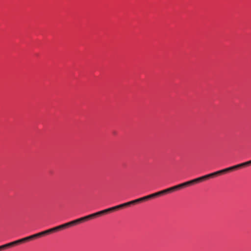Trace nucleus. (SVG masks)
I'll return each instance as SVG.
<instances>
[{
  "label": "nucleus",
  "mask_w": 251,
  "mask_h": 251,
  "mask_svg": "<svg viewBox=\"0 0 251 251\" xmlns=\"http://www.w3.org/2000/svg\"><path fill=\"white\" fill-rule=\"evenodd\" d=\"M201 181V177L196 178L195 179L189 181L190 185H193L194 184L199 183Z\"/></svg>",
  "instance_id": "obj_2"
},
{
  "label": "nucleus",
  "mask_w": 251,
  "mask_h": 251,
  "mask_svg": "<svg viewBox=\"0 0 251 251\" xmlns=\"http://www.w3.org/2000/svg\"><path fill=\"white\" fill-rule=\"evenodd\" d=\"M132 201H133V204H135V203L143 201L141 198L133 200Z\"/></svg>",
  "instance_id": "obj_21"
},
{
  "label": "nucleus",
  "mask_w": 251,
  "mask_h": 251,
  "mask_svg": "<svg viewBox=\"0 0 251 251\" xmlns=\"http://www.w3.org/2000/svg\"><path fill=\"white\" fill-rule=\"evenodd\" d=\"M220 175H222L221 170L208 174V175H209V178L213 177Z\"/></svg>",
  "instance_id": "obj_4"
},
{
  "label": "nucleus",
  "mask_w": 251,
  "mask_h": 251,
  "mask_svg": "<svg viewBox=\"0 0 251 251\" xmlns=\"http://www.w3.org/2000/svg\"><path fill=\"white\" fill-rule=\"evenodd\" d=\"M131 204H133V202L132 201L124 203L121 204L122 208H124L125 207L129 206Z\"/></svg>",
  "instance_id": "obj_15"
},
{
  "label": "nucleus",
  "mask_w": 251,
  "mask_h": 251,
  "mask_svg": "<svg viewBox=\"0 0 251 251\" xmlns=\"http://www.w3.org/2000/svg\"><path fill=\"white\" fill-rule=\"evenodd\" d=\"M63 225H64V226H65V228L68 227L69 226H75L76 224L75 223V221L74 220V221L69 222L68 223L64 224Z\"/></svg>",
  "instance_id": "obj_8"
},
{
  "label": "nucleus",
  "mask_w": 251,
  "mask_h": 251,
  "mask_svg": "<svg viewBox=\"0 0 251 251\" xmlns=\"http://www.w3.org/2000/svg\"><path fill=\"white\" fill-rule=\"evenodd\" d=\"M148 199L149 200L150 199L154 198L157 196L156 193H153L151 195H148Z\"/></svg>",
  "instance_id": "obj_20"
},
{
  "label": "nucleus",
  "mask_w": 251,
  "mask_h": 251,
  "mask_svg": "<svg viewBox=\"0 0 251 251\" xmlns=\"http://www.w3.org/2000/svg\"><path fill=\"white\" fill-rule=\"evenodd\" d=\"M156 193V195H157V197L159 196H161V195H163L166 194L164 190L160 191H159V192H157Z\"/></svg>",
  "instance_id": "obj_17"
},
{
  "label": "nucleus",
  "mask_w": 251,
  "mask_h": 251,
  "mask_svg": "<svg viewBox=\"0 0 251 251\" xmlns=\"http://www.w3.org/2000/svg\"><path fill=\"white\" fill-rule=\"evenodd\" d=\"M26 241H28L27 237L16 241L17 245Z\"/></svg>",
  "instance_id": "obj_14"
},
{
  "label": "nucleus",
  "mask_w": 251,
  "mask_h": 251,
  "mask_svg": "<svg viewBox=\"0 0 251 251\" xmlns=\"http://www.w3.org/2000/svg\"><path fill=\"white\" fill-rule=\"evenodd\" d=\"M98 216V214L97 212H96L95 213H93V214H90L89 215L86 216L85 217L86 218L87 220H88L89 219L95 218Z\"/></svg>",
  "instance_id": "obj_9"
},
{
  "label": "nucleus",
  "mask_w": 251,
  "mask_h": 251,
  "mask_svg": "<svg viewBox=\"0 0 251 251\" xmlns=\"http://www.w3.org/2000/svg\"><path fill=\"white\" fill-rule=\"evenodd\" d=\"M141 198H142V200L143 201L149 200L148 196L142 197Z\"/></svg>",
  "instance_id": "obj_24"
},
{
  "label": "nucleus",
  "mask_w": 251,
  "mask_h": 251,
  "mask_svg": "<svg viewBox=\"0 0 251 251\" xmlns=\"http://www.w3.org/2000/svg\"><path fill=\"white\" fill-rule=\"evenodd\" d=\"M241 167H243L242 163L237 164V165L221 170V171L222 172V174H223L226 173L227 172L232 171L233 170L240 168Z\"/></svg>",
  "instance_id": "obj_1"
},
{
  "label": "nucleus",
  "mask_w": 251,
  "mask_h": 251,
  "mask_svg": "<svg viewBox=\"0 0 251 251\" xmlns=\"http://www.w3.org/2000/svg\"><path fill=\"white\" fill-rule=\"evenodd\" d=\"M5 249V247L4 246V245L0 246V250Z\"/></svg>",
  "instance_id": "obj_26"
},
{
  "label": "nucleus",
  "mask_w": 251,
  "mask_h": 251,
  "mask_svg": "<svg viewBox=\"0 0 251 251\" xmlns=\"http://www.w3.org/2000/svg\"><path fill=\"white\" fill-rule=\"evenodd\" d=\"M110 212V211L109 208H107V209L97 212V213L98 214V216H100L103 214H107V213Z\"/></svg>",
  "instance_id": "obj_6"
},
{
  "label": "nucleus",
  "mask_w": 251,
  "mask_h": 251,
  "mask_svg": "<svg viewBox=\"0 0 251 251\" xmlns=\"http://www.w3.org/2000/svg\"><path fill=\"white\" fill-rule=\"evenodd\" d=\"M86 220H87L85 216H84V217H81L80 218L75 220L74 221H75V223L76 225V224H79L81 222H84Z\"/></svg>",
  "instance_id": "obj_7"
},
{
  "label": "nucleus",
  "mask_w": 251,
  "mask_h": 251,
  "mask_svg": "<svg viewBox=\"0 0 251 251\" xmlns=\"http://www.w3.org/2000/svg\"><path fill=\"white\" fill-rule=\"evenodd\" d=\"M178 185L179 186V188L181 189V188H184V187H187V186H190L191 185H190V183L189 181H188L185 182L184 183L179 184Z\"/></svg>",
  "instance_id": "obj_3"
},
{
  "label": "nucleus",
  "mask_w": 251,
  "mask_h": 251,
  "mask_svg": "<svg viewBox=\"0 0 251 251\" xmlns=\"http://www.w3.org/2000/svg\"><path fill=\"white\" fill-rule=\"evenodd\" d=\"M53 232H54L53 229L52 228H51L49 229L48 230L42 231V233L43 236V235H45L46 234H48L52 233Z\"/></svg>",
  "instance_id": "obj_12"
},
{
  "label": "nucleus",
  "mask_w": 251,
  "mask_h": 251,
  "mask_svg": "<svg viewBox=\"0 0 251 251\" xmlns=\"http://www.w3.org/2000/svg\"><path fill=\"white\" fill-rule=\"evenodd\" d=\"M27 238L28 239V241H29L30 240H32V239H34V237L32 235H30V236H27Z\"/></svg>",
  "instance_id": "obj_25"
},
{
  "label": "nucleus",
  "mask_w": 251,
  "mask_h": 251,
  "mask_svg": "<svg viewBox=\"0 0 251 251\" xmlns=\"http://www.w3.org/2000/svg\"><path fill=\"white\" fill-rule=\"evenodd\" d=\"M242 164H243V167H246L248 165H251V160L250 161L242 163Z\"/></svg>",
  "instance_id": "obj_22"
},
{
  "label": "nucleus",
  "mask_w": 251,
  "mask_h": 251,
  "mask_svg": "<svg viewBox=\"0 0 251 251\" xmlns=\"http://www.w3.org/2000/svg\"><path fill=\"white\" fill-rule=\"evenodd\" d=\"M15 245H17L16 241L12 242H10V243H7V244H4V246L5 247V249H6L7 248L15 246Z\"/></svg>",
  "instance_id": "obj_13"
},
{
  "label": "nucleus",
  "mask_w": 251,
  "mask_h": 251,
  "mask_svg": "<svg viewBox=\"0 0 251 251\" xmlns=\"http://www.w3.org/2000/svg\"><path fill=\"white\" fill-rule=\"evenodd\" d=\"M170 188L171 189V192H173L174 191H176V190H177L179 189V186H178V185L174 186H173L172 187H170Z\"/></svg>",
  "instance_id": "obj_16"
},
{
  "label": "nucleus",
  "mask_w": 251,
  "mask_h": 251,
  "mask_svg": "<svg viewBox=\"0 0 251 251\" xmlns=\"http://www.w3.org/2000/svg\"><path fill=\"white\" fill-rule=\"evenodd\" d=\"M109 208L110 211L112 212L114 210H118V209H119L120 208H122L121 205L119 204V205H116V206H115Z\"/></svg>",
  "instance_id": "obj_11"
},
{
  "label": "nucleus",
  "mask_w": 251,
  "mask_h": 251,
  "mask_svg": "<svg viewBox=\"0 0 251 251\" xmlns=\"http://www.w3.org/2000/svg\"><path fill=\"white\" fill-rule=\"evenodd\" d=\"M164 191H165V192L166 194H167V193H171V189H170V188H167V189H164Z\"/></svg>",
  "instance_id": "obj_23"
},
{
  "label": "nucleus",
  "mask_w": 251,
  "mask_h": 251,
  "mask_svg": "<svg viewBox=\"0 0 251 251\" xmlns=\"http://www.w3.org/2000/svg\"><path fill=\"white\" fill-rule=\"evenodd\" d=\"M110 212V211L109 208H107V209L97 212V213L98 214V216H100L103 214H107V213Z\"/></svg>",
  "instance_id": "obj_5"
},
{
  "label": "nucleus",
  "mask_w": 251,
  "mask_h": 251,
  "mask_svg": "<svg viewBox=\"0 0 251 251\" xmlns=\"http://www.w3.org/2000/svg\"><path fill=\"white\" fill-rule=\"evenodd\" d=\"M32 235L34 237V238L35 239L36 238L40 237L43 236V234H42V232H41L33 234Z\"/></svg>",
  "instance_id": "obj_18"
},
{
  "label": "nucleus",
  "mask_w": 251,
  "mask_h": 251,
  "mask_svg": "<svg viewBox=\"0 0 251 251\" xmlns=\"http://www.w3.org/2000/svg\"><path fill=\"white\" fill-rule=\"evenodd\" d=\"M201 181L203 180L209 179V178H210L209 175H208H208L201 176Z\"/></svg>",
  "instance_id": "obj_19"
},
{
  "label": "nucleus",
  "mask_w": 251,
  "mask_h": 251,
  "mask_svg": "<svg viewBox=\"0 0 251 251\" xmlns=\"http://www.w3.org/2000/svg\"><path fill=\"white\" fill-rule=\"evenodd\" d=\"M52 228L53 229L54 232H56L59 230H62V229L65 228V226H64V225L62 224L61 225L54 227Z\"/></svg>",
  "instance_id": "obj_10"
}]
</instances>
